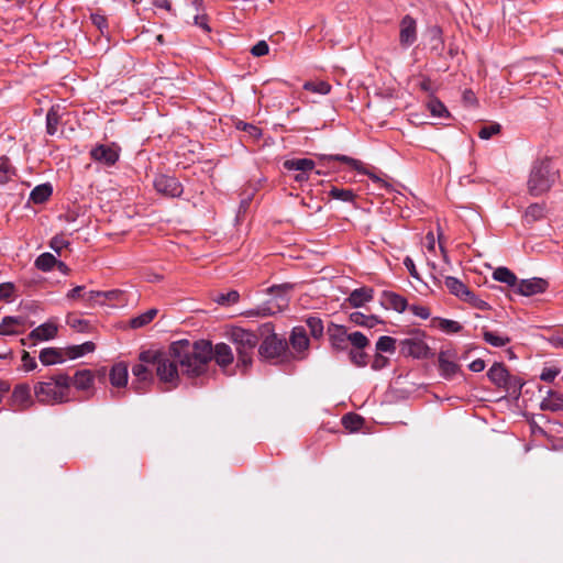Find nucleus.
Here are the masks:
<instances>
[{"instance_id": "obj_1", "label": "nucleus", "mask_w": 563, "mask_h": 563, "mask_svg": "<svg viewBox=\"0 0 563 563\" xmlns=\"http://www.w3.org/2000/svg\"><path fill=\"white\" fill-rule=\"evenodd\" d=\"M211 342L206 340L190 342L179 340L170 343L166 352L146 350L139 354V364L132 367V374L137 383L153 380L155 371L158 379L175 388L179 384V371L188 378H198L205 374L206 362L210 358Z\"/></svg>"}, {"instance_id": "obj_2", "label": "nucleus", "mask_w": 563, "mask_h": 563, "mask_svg": "<svg viewBox=\"0 0 563 563\" xmlns=\"http://www.w3.org/2000/svg\"><path fill=\"white\" fill-rule=\"evenodd\" d=\"M71 385V377L58 373L46 380L38 382L34 386L36 400L43 405L63 404L69 400L68 395Z\"/></svg>"}, {"instance_id": "obj_3", "label": "nucleus", "mask_w": 563, "mask_h": 563, "mask_svg": "<svg viewBox=\"0 0 563 563\" xmlns=\"http://www.w3.org/2000/svg\"><path fill=\"white\" fill-rule=\"evenodd\" d=\"M559 176L552 161L548 157L533 162L528 178V191L531 196H540L551 189Z\"/></svg>"}, {"instance_id": "obj_4", "label": "nucleus", "mask_w": 563, "mask_h": 563, "mask_svg": "<svg viewBox=\"0 0 563 563\" xmlns=\"http://www.w3.org/2000/svg\"><path fill=\"white\" fill-rule=\"evenodd\" d=\"M262 343L258 346V355L266 361L278 360L286 356L288 342L274 332L272 323H265L258 328Z\"/></svg>"}, {"instance_id": "obj_5", "label": "nucleus", "mask_w": 563, "mask_h": 563, "mask_svg": "<svg viewBox=\"0 0 563 563\" xmlns=\"http://www.w3.org/2000/svg\"><path fill=\"white\" fill-rule=\"evenodd\" d=\"M229 338L235 345L239 364L249 367L252 364L253 351L258 344L260 334L242 328H233Z\"/></svg>"}, {"instance_id": "obj_6", "label": "nucleus", "mask_w": 563, "mask_h": 563, "mask_svg": "<svg viewBox=\"0 0 563 563\" xmlns=\"http://www.w3.org/2000/svg\"><path fill=\"white\" fill-rule=\"evenodd\" d=\"M400 352L405 356H411L415 358H429L433 354L430 347L423 341V334L417 332L412 336L401 340L399 343Z\"/></svg>"}, {"instance_id": "obj_7", "label": "nucleus", "mask_w": 563, "mask_h": 563, "mask_svg": "<svg viewBox=\"0 0 563 563\" xmlns=\"http://www.w3.org/2000/svg\"><path fill=\"white\" fill-rule=\"evenodd\" d=\"M155 190L166 197L177 198L180 197L184 188L177 178L168 175H157L153 180Z\"/></svg>"}, {"instance_id": "obj_8", "label": "nucleus", "mask_w": 563, "mask_h": 563, "mask_svg": "<svg viewBox=\"0 0 563 563\" xmlns=\"http://www.w3.org/2000/svg\"><path fill=\"white\" fill-rule=\"evenodd\" d=\"M90 157L106 166H113L120 157V147L115 143L99 144L90 151Z\"/></svg>"}, {"instance_id": "obj_9", "label": "nucleus", "mask_w": 563, "mask_h": 563, "mask_svg": "<svg viewBox=\"0 0 563 563\" xmlns=\"http://www.w3.org/2000/svg\"><path fill=\"white\" fill-rule=\"evenodd\" d=\"M548 286H549V283L545 279L539 278V277L521 279V280L518 279L515 292L520 296L529 297V296L544 292L547 290Z\"/></svg>"}, {"instance_id": "obj_10", "label": "nucleus", "mask_w": 563, "mask_h": 563, "mask_svg": "<svg viewBox=\"0 0 563 563\" xmlns=\"http://www.w3.org/2000/svg\"><path fill=\"white\" fill-rule=\"evenodd\" d=\"M399 43L402 47L411 46L417 40V23L410 15H405L400 21Z\"/></svg>"}, {"instance_id": "obj_11", "label": "nucleus", "mask_w": 563, "mask_h": 563, "mask_svg": "<svg viewBox=\"0 0 563 563\" xmlns=\"http://www.w3.org/2000/svg\"><path fill=\"white\" fill-rule=\"evenodd\" d=\"M331 346L335 351H346L349 346V333L344 325L331 324L328 328Z\"/></svg>"}, {"instance_id": "obj_12", "label": "nucleus", "mask_w": 563, "mask_h": 563, "mask_svg": "<svg viewBox=\"0 0 563 563\" xmlns=\"http://www.w3.org/2000/svg\"><path fill=\"white\" fill-rule=\"evenodd\" d=\"M210 358L206 362V371L209 362L214 358L217 364L221 367H225L233 362L232 349L225 343H218L214 346L211 345Z\"/></svg>"}, {"instance_id": "obj_13", "label": "nucleus", "mask_w": 563, "mask_h": 563, "mask_svg": "<svg viewBox=\"0 0 563 563\" xmlns=\"http://www.w3.org/2000/svg\"><path fill=\"white\" fill-rule=\"evenodd\" d=\"M487 376L493 384L510 390V382L512 376L509 375L503 363H495L487 372Z\"/></svg>"}, {"instance_id": "obj_14", "label": "nucleus", "mask_w": 563, "mask_h": 563, "mask_svg": "<svg viewBox=\"0 0 563 563\" xmlns=\"http://www.w3.org/2000/svg\"><path fill=\"white\" fill-rule=\"evenodd\" d=\"M289 343L292 349L300 354L298 358L302 360L306 357L303 353L309 346V339L305 328L295 327L291 331Z\"/></svg>"}, {"instance_id": "obj_15", "label": "nucleus", "mask_w": 563, "mask_h": 563, "mask_svg": "<svg viewBox=\"0 0 563 563\" xmlns=\"http://www.w3.org/2000/svg\"><path fill=\"white\" fill-rule=\"evenodd\" d=\"M380 303L385 309H393L397 312H404L408 307V302L405 297L387 290L382 292Z\"/></svg>"}, {"instance_id": "obj_16", "label": "nucleus", "mask_w": 563, "mask_h": 563, "mask_svg": "<svg viewBox=\"0 0 563 563\" xmlns=\"http://www.w3.org/2000/svg\"><path fill=\"white\" fill-rule=\"evenodd\" d=\"M25 325V318L21 316H7L2 319L0 324V334L14 335L23 331Z\"/></svg>"}, {"instance_id": "obj_17", "label": "nucleus", "mask_w": 563, "mask_h": 563, "mask_svg": "<svg viewBox=\"0 0 563 563\" xmlns=\"http://www.w3.org/2000/svg\"><path fill=\"white\" fill-rule=\"evenodd\" d=\"M545 394L540 402V409L552 412L563 411V394L553 389H548Z\"/></svg>"}, {"instance_id": "obj_18", "label": "nucleus", "mask_w": 563, "mask_h": 563, "mask_svg": "<svg viewBox=\"0 0 563 563\" xmlns=\"http://www.w3.org/2000/svg\"><path fill=\"white\" fill-rule=\"evenodd\" d=\"M12 400L20 410L27 409L33 404L30 386L26 384L15 386L12 393Z\"/></svg>"}, {"instance_id": "obj_19", "label": "nucleus", "mask_w": 563, "mask_h": 563, "mask_svg": "<svg viewBox=\"0 0 563 563\" xmlns=\"http://www.w3.org/2000/svg\"><path fill=\"white\" fill-rule=\"evenodd\" d=\"M58 328L54 322H45L37 328H35L27 336L29 340L34 342L36 341H47L54 339L57 334Z\"/></svg>"}, {"instance_id": "obj_20", "label": "nucleus", "mask_w": 563, "mask_h": 563, "mask_svg": "<svg viewBox=\"0 0 563 563\" xmlns=\"http://www.w3.org/2000/svg\"><path fill=\"white\" fill-rule=\"evenodd\" d=\"M373 289L367 287H362L354 289L346 301L350 303V306L354 308L362 307L365 302H368L373 299Z\"/></svg>"}, {"instance_id": "obj_21", "label": "nucleus", "mask_w": 563, "mask_h": 563, "mask_svg": "<svg viewBox=\"0 0 563 563\" xmlns=\"http://www.w3.org/2000/svg\"><path fill=\"white\" fill-rule=\"evenodd\" d=\"M38 357L44 365L63 363L65 361V350L46 347L41 351Z\"/></svg>"}, {"instance_id": "obj_22", "label": "nucleus", "mask_w": 563, "mask_h": 563, "mask_svg": "<svg viewBox=\"0 0 563 563\" xmlns=\"http://www.w3.org/2000/svg\"><path fill=\"white\" fill-rule=\"evenodd\" d=\"M128 366L124 363H117L110 371V383L114 387H124L128 383Z\"/></svg>"}, {"instance_id": "obj_23", "label": "nucleus", "mask_w": 563, "mask_h": 563, "mask_svg": "<svg viewBox=\"0 0 563 563\" xmlns=\"http://www.w3.org/2000/svg\"><path fill=\"white\" fill-rule=\"evenodd\" d=\"M439 368L443 377L451 378L457 373L459 365L449 358V352L441 351L439 353Z\"/></svg>"}, {"instance_id": "obj_24", "label": "nucleus", "mask_w": 563, "mask_h": 563, "mask_svg": "<svg viewBox=\"0 0 563 563\" xmlns=\"http://www.w3.org/2000/svg\"><path fill=\"white\" fill-rule=\"evenodd\" d=\"M325 161L330 162V161H339L341 163H344V164H347L349 166H351L353 169H356L358 172H362L364 174H367L376 183H379L380 181V178L377 177L376 175L372 174V173H368L366 170H363L362 169V163L357 159H354L350 156H346V155H327L323 157Z\"/></svg>"}, {"instance_id": "obj_25", "label": "nucleus", "mask_w": 563, "mask_h": 563, "mask_svg": "<svg viewBox=\"0 0 563 563\" xmlns=\"http://www.w3.org/2000/svg\"><path fill=\"white\" fill-rule=\"evenodd\" d=\"M71 384L78 390H88L93 384V375L89 369L77 371L71 378Z\"/></svg>"}, {"instance_id": "obj_26", "label": "nucleus", "mask_w": 563, "mask_h": 563, "mask_svg": "<svg viewBox=\"0 0 563 563\" xmlns=\"http://www.w3.org/2000/svg\"><path fill=\"white\" fill-rule=\"evenodd\" d=\"M284 168L287 170H297V172H311L316 164L312 159L309 158H292L284 162Z\"/></svg>"}, {"instance_id": "obj_27", "label": "nucleus", "mask_w": 563, "mask_h": 563, "mask_svg": "<svg viewBox=\"0 0 563 563\" xmlns=\"http://www.w3.org/2000/svg\"><path fill=\"white\" fill-rule=\"evenodd\" d=\"M493 278L499 283H504L508 285L509 287H512L514 290L516 289L518 278L517 276L507 267H497L493 272Z\"/></svg>"}, {"instance_id": "obj_28", "label": "nucleus", "mask_w": 563, "mask_h": 563, "mask_svg": "<svg viewBox=\"0 0 563 563\" xmlns=\"http://www.w3.org/2000/svg\"><path fill=\"white\" fill-rule=\"evenodd\" d=\"M444 284L452 295L459 297L462 300L464 299V297H466V294L470 292V289L460 279L455 277H445Z\"/></svg>"}, {"instance_id": "obj_29", "label": "nucleus", "mask_w": 563, "mask_h": 563, "mask_svg": "<svg viewBox=\"0 0 563 563\" xmlns=\"http://www.w3.org/2000/svg\"><path fill=\"white\" fill-rule=\"evenodd\" d=\"M351 322L366 328H374L376 324L382 323L383 321L374 314L367 316L362 312L355 311L350 314Z\"/></svg>"}, {"instance_id": "obj_30", "label": "nucleus", "mask_w": 563, "mask_h": 563, "mask_svg": "<svg viewBox=\"0 0 563 563\" xmlns=\"http://www.w3.org/2000/svg\"><path fill=\"white\" fill-rule=\"evenodd\" d=\"M95 347H96L95 343L88 341V342H85L79 345L68 346L67 349H65V355L71 360L78 358V357L84 356L87 353L93 352Z\"/></svg>"}, {"instance_id": "obj_31", "label": "nucleus", "mask_w": 563, "mask_h": 563, "mask_svg": "<svg viewBox=\"0 0 563 563\" xmlns=\"http://www.w3.org/2000/svg\"><path fill=\"white\" fill-rule=\"evenodd\" d=\"M53 188L49 184L36 186L30 194V200L34 203H43L52 196Z\"/></svg>"}, {"instance_id": "obj_32", "label": "nucleus", "mask_w": 563, "mask_h": 563, "mask_svg": "<svg viewBox=\"0 0 563 563\" xmlns=\"http://www.w3.org/2000/svg\"><path fill=\"white\" fill-rule=\"evenodd\" d=\"M329 196L332 199L341 200L343 202L355 203L356 194L352 189L347 188H339L336 186H331L329 190Z\"/></svg>"}, {"instance_id": "obj_33", "label": "nucleus", "mask_w": 563, "mask_h": 563, "mask_svg": "<svg viewBox=\"0 0 563 563\" xmlns=\"http://www.w3.org/2000/svg\"><path fill=\"white\" fill-rule=\"evenodd\" d=\"M158 310L156 308L148 309L146 312L134 317L130 320V327L132 329H140L151 323L157 316Z\"/></svg>"}, {"instance_id": "obj_34", "label": "nucleus", "mask_w": 563, "mask_h": 563, "mask_svg": "<svg viewBox=\"0 0 563 563\" xmlns=\"http://www.w3.org/2000/svg\"><path fill=\"white\" fill-rule=\"evenodd\" d=\"M60 107L54 106L52 107L46 114V132L49 135H54L57 131V126L60 121V114H59Z\"/></svg>"}, {"instance_id": "obj_35", "label": "nucleus", "mask_w": 563, "mask_h": 563, "mask_svg": "<svg viewBox=\"0 0 563 563\" xmlns=\"http://www.w3.org/2000/svg\"><path fill=\"white\" fill-rule=\"evenodd\" d=\"M483 339L485 342L496 347L505 346L510 342L508 336H501L496 332L487 330L486 328H483Z\"/></svg>"}, {"instance_id": "obj_36", "label": "nucleus", "mask_w": 563, "mask_h": 563, "mask_svg": "<svg viewBox=\"0 0 563 563\" xmlns=\"http://www.w3.org/2000/svg\"><path fill=\"white\" fill-rule=\"evenodd\" d=\"M34 264L37 269L48 272L57 264V260L51 253H43L35 260Z\"/></svg>"}, {"instance_id": "obj_37", "label": "nucleus", "mask_w": 563, "mask_h": 563, "mask_svg": "<svg viewBox=\"0 0 563 563\" xmlns=\"http://www.w3.org/2000/svg\"><path fill=\"white\" fill-rule=\"evenodd\" d=\"M102 295L104 303L110 302L117 306H124L126 303L124 291L120 289L103 291Z\"/></svg>"}, {"instance_id": "obj_38", "label": "nucleus", "mask_w": 563, "mask_h": 563, "mask_svg": "<svg viewBox=\"0 0 563 563\" xmlns=\"http://www.w3.org/2000/svg\"><path fill=\"white\" fill-rule=\"evenodd\" d=\"M363 422V418L356 413L350 412L342 417V424L344 426L345 429L350 431L358 430L362 427Z\"/></svg>"}, {"instance_id": "obj_39", "label": "nucleus", "mask_w": 563, "mask_h": 563, "mask_svg": "<svg viewBox=\"0 0 563 563\" xmlns=\"http://www.w3.org/2000/svg\"><path fill=\"white\" fill-rule=\"evenodd\" d=\"M15 175L14 168L10 164L9 158L1 157L0 161V185L7 184Z\"/></svg>"}, {"instance_id": "obj_40", "label": "nucleus", "mask_w": 563, "mask_h": 563, "mask_svg": "<svg viewBox=\"0 0 563 563\" xmlns=\"http://www.w3.org/2000/svg\"><path fill=\"white\" fill-rule=\"evenodd\" d=\"M396 350V340L391 336L383 335L376 342V351L382 353H394Z\"/></svg>"}, {"instance_id": "obj_41", "label": "nucleus", "mask_w": 563, "mask_h": 563, "mask_svg": "<svg viewBox=\"0 0 563 563\" xmlns=\"http://www.w3.org/2000/svg\"><path fill=\"white\" fill-rule=\"evenodd\" d=\"M306 323H307V327L309 328V332L310 334L316 338V339H319L322 336L323 334V323H322V320L318 317H309L307 320H306Z\"/></svg>"}, {"instance_id": "obj_42", "label": "nucleus", "mask_w": 563, "mask_h": 563, "mask_svg": "<svg viewBox=\"0 0 563 563\" xmlns=\"http://www.w3.org/2000/svg\"><path fill=\"white\" fill-rule=\"evenodd\" d=\"M305 90L320 93V95H328L331 90V86L327 81H307L303 85Z\"/></svg>"}, {"instance_id": "obj_43", "label": "nucleus", "mask_w": 563, "mask_h": 563, "mask_svg": "<svg viewBox=\"0 0 563 563\" xmlns=\"http://www.w3.org/2000/svg\"><path fill=\"white\" fill-rule=\"evenodd\" d=\"M349 358L358 367H364L368 363V355L363 350L351 349L349 351Z\"/></svg>"}, {"instance_id": "obj_44", "label": "nucleus", "mask_w": 563, "mask_h": 563, "mask_svg": "<svg viewBox=\"0 0 563 563\" xmlns=\"http://www.w3.org/2000/svg\"><path fill=\"white\" fill-rule=\"evenodd\" d=\"M349 343L352 344L353 349L364 350L369 345V340L362 332L349 333Z\"/></svg>"}, {"instance_id": "obj_45", "label": "nucleus", "mask_w": 563, "mask_h": 563, "mask_svg": "<svg viewBox=\"0 0 563 563\" xmlns=\"http://www.w3.org/2000/svg\"><path fill=\"white\" fill-rule=\"evenodd\" d=\"M433 321H438L440 329L448 333H457L462 330V325L454 320L434 318Z\"/></svg>"}, {"instance_id": "obj_46", "label": "nucleus", "mask_w": 563, "mask_h": 563, "mask_svg": "<svg viewBox=\"0 0 563 563\" xmlns=\"http://www.w3.org/2000/svg\"><path fill=\"white\" fill-rule=\"evenodd\" d=\"M429 36H430V43L431 48L433 51H441L443 47V41H442V31L438 26H432L429 29Z\"/></svg>"}, {"instance_id": "obj_47", "label": "nucleus", "mask_w": 563, "mask_h": 563, "mask_svg": "<svg viewBox=\"0 0 563 563\" xmlns=\"http://www.w3.org/2000/svg\"><path fill=\"white\" fill-rule=\"evenodd\" d=\"M240 298V295L236 290H230L227 294H219L214 298V301L221 306H231L236 303Z\"/></svg>"}, {"instance_id": "obj_48", "label": "nucleus", "mask_w": 563, "mask_h": 563, "mask_svg": "<svg viewBox=\"0 0 563 563\" xmlns=\"http://www.w3.org/2000/svg\"><path fill=\"white\" fill-rule=\"evenodd\" d=\"M464 301L471 303L473 307L479 309V310H488L490 309V306L484 301L483 299L478 298L473 291L470 290V292L466 294V297L463 299Z\"/></svg>"}, {"instance_id": "obj_49", "label": "nucleus", "mask_w": 563, "mask_h": 563, "mask_svg": "<svg viewBox=\"0 0 563 563\" xmlns=\"http://www.w3.org/2000/svg\"><path fill=\"white\" fill-rule=\"evenodd\" d=\"M499 132H500V125L498 123H494L490 125L482 126L481 130L478 131V136L482 140H488L493 135L498 134Z\"/></svg>"}, {"instance_id": "obj_50", "label": "nucleus", "mask_w": 563, "mask_h": 563, "mask_svg": "<svg viewBox=\"0 0 563 563\" xmlns=\"http://www.w3.org/2000/svg\"><path fill=\"white\" fill-rule=\"evenodd\" d=\"M67 324L77 330L78 332H85L87 331L89 323L86 320L79 319L75 316H68L67 317Z\"/></svg>"}, {"instance_id": "obj_51", "label": "nucleus", "mask_w": 563, "mask_h": 563, "mask_svg": "<svg viewBox=\"0 0 563 563\" xmlns=\"http://www.w3.org/2000/svg\"><path fill=\"white\" fill-rule=\"evenodd\" d=\"M428 108H429L430 112L432 113V115H434V117H444L445 114H448V110H446L445 106L437 99L431 100L428 103Z\"/></svg>"}, {"instance_id": "obj_52", "label": "nucleus", "mask_w": 563, "mask_h": 563, "mask_svg": "<svg viewBox=\"0 0 563 563\" xmlns=\"http://www.w3.org/2000/svg\"><path fill=\"white\" fill-rule=\"evenodd\" d=\"M69 242L63 235H55L49 243V246L58 254L62 255V251L68 247Z\"/></svg>"}, {"instance_id": "obj_53", "label": "nucleus", "mask_w": 563, "mask_h": 563, "mask_svg": "<svg viewBox=\"0 0 563 563\" xmlns=\"http://www.w3.org/2000/svg\"><path fill=\"white\" fill-rule=\"evenodd\" d=\"M238 128L245 131L253 140H258L262 136V130L253 124L240 122Z\"/></svg>"}, {"instance_id": "obj_54", "label": "nucleus", "mask_w": 563, "mask_h": 563, "mask_svg": "<svg viewBox=\"0 0 563 563\" xmlns=\"http://www.w3.org/2000/svg\"><path fill=\"white\" fill-rule=\"evenodd\" d=\"M269 52V46L265 41L257 42L252 48L251 53L253 56L261 57L267 55Z\"/></svg>"}, {"instance_id": "obj_55", "label": "nucleus", "mask_w": 563, "mask_h": 563, "mask_svg": "<svg viewBox=\"0 0 563 563\" xmlns=\"http://www.w3.org/2000/svg\"><path fill=\"white\" fill-rule=\"evenodd\" d=\"M102 292L103 291L91 290V291H88V292L84 294L82 297L89 303H101V305H103L104 301H103Z\"/></svg>"}, {"instance_id": "obj_56", "label": "nucleus", "mask_w": 563, "mask_h": 563, "mask_svg": "<svg viewBox=\"0 0 563 563\" xmlns=\"http://www.w3.org/2000/svg\"><path fill=\"white\" fill-rule=\"evenodd\" d=\"M15 286L12 283L0 284V301L8 300L14 292Z\"/></svg>"}, {"instance_id": "obj_57", "label": "nucleus", "mask_w": 563, "mask_h": 563, "mask_svg": "<svg viewBox=\"0 0 563 563\" xmlns=\"http://www.w3.org/2000/svg\"><path fill=\"white\" fill-rule=\"evenodd\" d=\"M409 310L417 317L421 319H428L430 317V310L426 306L411 305L409 306Z\"/></svg>"}, {"instance_id": "obj_58", "label": "nucleus", "mask_w": 563, "mask_h": 563, "mask_svg": "<svg viewBox=\"0 0 563 563\" xmlns=\"http://www.w3.org/2000/svg\"><path fill=\"white\" fill-rule=\"evenodd\" d=\"M560 374V371L555 367H545L543 368L540 378L544 382L551 383L555 379V377Z\"/></svg>"}, {"instance_id": "obj_59", "label": "nucleus", "mask_w": 563, "mask_h": 563, "mask_svg": "<svg viewBox=\"0 0 563 563\" xmlns=\"http://www.w3.org/2000/svg\"><path fill=\"white\" fill-rule=\"evenodd\" d=\"M22 363L25 371H33L37 366L35 358L26 351H23Z\"/></svg>"}, {"instance_id": "obj_60", "label": "nucleus", "mask_w": 563, "mask_h": 563, "mask_svg": "<svg viewBox=\"0 0 563 563\" xmlns=\"http://www.w3.org/2000/svg\"><path fill=\"white\" fill-rule=\"evenodd\" d=\"M388 363V358L383 356L379 352H377L372 362V368L375 371H379L384 368Z\"/></svg>"}, {"instance_id": "obj_61", "label": "nucleus", "mask_w": 563, "mask_h": 563, "mask_svg": "<svg viewBox=\"0 0 563 563\" xmlns=\"http://www.w3.org/2000/svg\"><path fill=\"white\" fill-rule=\"evenodd\" d=\"M91 21L92 24L96 25L101 33H103V30L108 27L107 19L103 15L91 14Z\"/></svg>"}, {"instance_id": "obj_62", "label": "nucleus", "mask_w": 563, "mask_h": 563, "mask_svg": "<svg viewBox=\"0 0 563 563\" xmlns=\"http://www.w3.org/2000/svg\"><path fill=\"white\" fill-rule=\"evenodd\" d=\"M542 216V208L539 205H531L528 207L526 217H531L532 220H537Z\"/></svg>"}, {"instance_id": "obj_63", "label": "nucleus", "mask_w": 563, "mask_h": 563, "mask_svg": "<svg viewBox=\"0 0 563 563\" xmlns=\"http://www.w3.org/2000/svg\"><path fill=\"white\" fill-rule=\"evenodd\" d=\"M470 369L472 372H475V373H478V372H482L484 371L485 368V362L482 360V358H477L475 361H473L471 364H470Z\"/></svg>"}, {"instance_id": "obj_64", "label": "nucleus", "mask_w": 563, "mask_h": 563, "mask_svg": "<svg viewBox=\"0 0 563 563\" xmlns=\"http://www.w3.org/2000/svg\"><path fill=\"white\" fill-rule=\"evenodd\" d=\"M153 5L155 8L164 9L167 11H172V2L170 0H153Z\"/></svg>"}]
</instances>
